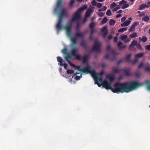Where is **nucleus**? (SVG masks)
<instances>
[{"label": "nucleus", "instance_id": "1", "mask_svg": "<svg viewBox=\"0 0 150 150\" xmlns=\"http://www.w3.org/2000/svg\"><path fill=\"white\" fill-rule=\"evenodd\" d=\"M62 1L63 0H58L56 6L54 10V12L59 15L58 21L56 25L55 28L57 33L62 30L64 29L66 30L67 36L70 37L72 35V24L74 22L77 21L80 19L81 17L80 12L86 9L87 6L86 5H84L79 8L74 14L73 17L69 23L64 26L62 24V17L67 15V10L66 8L62 5Z\"/></svg>", "mask_w": 150, "mask_h": 150}, {"label": "nucleus", "instance_id": "2", "mask_svg": "<svg viewBox=\"0 0 150 150\" xmlns=\"http://www.w3.org/2000/svg\"><path fill=\"white\" fill-rule=\"evenodd\" d=\"M103 88L107 90H111L114 93L124 92L128 93L139 86L140 84L136 81H130L122 83H116L114 85V88L112 87L111 83H109L106 80L102 83Z\"/></svg>", "mask_w": 150, "mask_h": 150}, {"label": "nucleus", "instance_id": "3", "mask_svg": "<svg viewBox=\"0 0 150 150\" xmlns=\"http://www.w3.org/2000/svg\"><path fill=\"white\" fill-rule=\"evenodd\" d=\"M82 72L86 74L90 73L92 77H94L96 74V72L89 65L85 66L82 68Z\"/></svg>", "mask_w": 150, "mask_h": 150}, {"label": "nucleus", "instance_id": "4", "mask_svg": "<svg viewBox=\"0 0 150 150\" xmlns=\"http://www.w3.org/2000/svg\"><path fill=\"white\" fill-rule=\"evenodd\" d=\"M77 51V49L75 47H72L71 52L72 55L75 58L79 61H81L82 59V57L79 54H76V52Z\"/></svg>", "mask_w": 150, "mask_h": 150}, {"label": "nucleus", "instance_id": "5", "mask_svg": "<svg viewBox=\"0 0 150 150\" xmlns=\"http://www.w3.org/2000/svg\"><path fill=\"white\" fill-rule=\"evenodd\" d=\"M111 54H106L105 56V58L110 60L114 61L116 58V53L115 51L113 50L111 51Z\"/></svg>", "mask_w": 150, "mask_h": 150}, {"label": "nucleus", "instance_id": "6", "mask_svg": "<svg viewBox=\"0 0 150 150\" xmlns=\"http://www.w3.org/2000/svg\"><path fill=\"white\" fill-rule=\"evenodd\" d=\"M101 44L99 42L96 41L92 49L93 51H96L97 52H100L101 51L100 47Z\"/></svg>", "mask_w": 150, "mask_h": 150}, {"label": "nucleus", "instance_id": "7", "mask_svg": "<svg viewBox=\"0 0 150 150\" xmlns=\"http://www.w3.org/2000/svg\"><path fill=\"white\" fill-rule=\"evenodd\" d=\"M104 74V72L103 71H101L100 72L96 73V74L94 77H93L94 80L95 82V81H97L98 82V81L101 82L102 81V77L99 78V76H102Z\"/></svg>", "mask_w": 150, "mask_h": 150}, {"label": "nucleus", "instance_id": "8", "mask_svg": "<svg viewBox=\"0 0 150 150\" xmlns=\"http://www.w3.org/2000/svg\"><path fill=\"white\" fill-rule=\"evenodd\" d=\"M137 44V42L134 40H133L131 44L129 45V51H132V50L135 51L136 50V49L135 48H134L133 47V46H134V45H136Z\"/></svg>", "mask_w": 150, "mask_h": 150}, {"label": "nucleus", "instance_id": "9", "mask_svg": "<svg viewBox=\"0 0 150 150\" xmlns=\"http://www.w3.org/2000/svg\"><path fill=\"white\" fill-rule=\"evenodd\" d=\"M139 24V23L138 22H135L133 23L132 26L129 29V30L130 32L134 31L135 29V27Z\"/></svg>", "mask_w": 150, "mask_h": 150}, {"label": "nucleus", "instance_id": "10", "mask_svg": "<svg viewBox=\"0 0 150 150\" xmlns=\"http://www.w3.org/2000/svg\"><path fill=\"white\" fill-rule=\"evenodd\" d=\"M94 7H90L86 11V14L85 17L86 18L88 17L91 15V14L93 12Z\"/></svg>", "mask_w": 150, "mask_h": 150}, {"label": "nucleus", "instance_id": "11", "mask_svg": "<svg viewBox=\"0 0 150 150\" xmlns=\"http://www.w3.org/2000/svg\"><path fill=\"white\" fill-rule=\"evenodd\" d=\"M87 30H86L83 32H78L76 33L75 36L76 37H83L87 33Z\"/></svg>", "mask_w": 150, "mask_h": 150}, {"label": "nucleus", "instance_id": "12", "mask_svg": "<svg viewBox=\"0 0 150 150\" xmlns=\"http://www.w3.org/2000/svg\"><path fill=\"white\" fill-rule=\"evenodd\" d=\"M66 56L65 57V60L68 62L69 64L71 65V64H72V63L70 61L69 59H71V55L69 53H67L66 54Z\"/></svg>", "mask_w": 150, "mask_h": 150}, {"label": "nucleus", "instance_id": "13", "mask_svg": "<svg viewBox=\"0 0 150 150\" xmlns=\"http://www.w3.org/2000/svg\"><path fill=\"white\" fill-rule=\"evenodd\" d=\"M108 32L107 27L106 26H104L101 29V33L104 36L105 35L107 34Z\"/></svg>", "mask_w": 150, "mask_h": 150}, {"label": "nucleus", "instance_id": "14", "mask_svg": "<svg viewBox=\"0 0 150 150\" xmlns=\"http://www.w3.org/2000/svg\"><path fill=\"white\" fill-rule=\"evenodd\" d=\"M80 45L82 46L83 48L85 50H87L88 46L87 45L86 43V42L85 40H82L81 43Z\"/></svg>", "mask_w": 150, "mask_h": 150}, {"label": "nucleus", "instance_id": "15", "mask_svg": "<svg viewBox=\"0 0 150 150\" xmlns=\"http://www.w3.org/2000/svg\"><path fill=\"white\" fill-rule=\"evenodd\" d=\"M149 5L147 4H142L139 6V8L138 9L139 10H142L145 8H149Z\"/></svg>", "mask_w": 150, "mask_h": 150}, {"label": "nucleus", "instance_id": "16", "mask_svg": "<svg viewBox=\"0 0 150 150\" xmlns=\"http://www.w3.org/2000/svg\"><path fill=\"white\" fill-rule=\"evenodd\" d=\"M131 21H130L127 20L124 22L123 23L121 24V26L122 27L127 26L129 25Z\"/></svg>", "mask_w": 150, "mask_h": 150}, {"label": "nucleus", "instance_id": "17", "mask_svg": "<svg viewBox=\"0 0 150 150\" xmlns=\"http://www.w3.org/2000/svg\"><path fill=\"white\" fill-rule=\"evenodd\" d=\"M122 43L121 42H119L117 44V46L120 50H122L126 47V45H122Z\"/></svg>", "mask_w": 150, "mask_h": 150}, {"label": "nucleus", "instance_id": "18", "mask_svg": "<svg viewBox=\"0 0 150 150\" xmlns=\"http://www.w3.org/2000/svg\"><path fill=\"white\" fill-rule=\"evenodd\" d=\"M71 64V65H70L72 67L74 68H76V69L79 71L82 72V68H81V66H77L73 63L72 64Z\"/></svg>", "mask_w": 150, "mask_h": 150}, {"label": "nucleus", "instance_id": "19", "mask_svg": "<svg viewBox=\"0 0 150 150\" xmlns=\"http://www.w3.org/2000/svg\"><path fill=\"white\" fill-rule=\"evenodd\" d=\"M122 70H123L122 71L124 72L126 76H129L130 75V72L129 70L124 69H122Z\"/></svg>", "mask_w": 150, "mask_h": 150}, {"label": "nucleus", "instance_id": "20", "mask_svg": "<svg viewBox=\"0 0 150 150\" xmlns=\"http://www.w3.org/2000/svg\"><path fill=\"white\" fill-rule=\"evenodd\" d=\"M132 56V54L131 53L127 55L125 58V60L128 62H130V57Z\"/></svg>", "mask_w": 150, "mask_h": 150}, {"label": "nucleus", "instance_id": "21", "mask_svg": "<svg viewBox=\"0 0 150 150\" xmlns=\"http://www.w3.org/2000/svg\"><path fill=\"white\" fill-rule=\"evenodd\" d=\"M107 78L109 79L111 82L113 81L115 79V78L113 76L108 75L107 76Z\"/></svg>", "mask_w": 150, "mask_h": 150}, {"label": "nucleus", "instance_id": "22", "mask_svg": "<svg viewBox=\"0 0 150 150\" xmlns=\"http://www.w3.org/2000/svg\"><path fill=\"white\" fill-rule=\"evenodd\" d=\"M144 54L143 53H138L135 56V58H141L143 57Z\"/></svg>", "mask_w": 150, "mask_h": 150}, {"label": "nucleus", "instance_id": "23", "mask_svg": "<svg viewBox=\"0 0 150 150\" xmlns=\"http://www.w3.org/2000/svg\"><path fill=\"white\" fill-rule=\"evenodd\" d=\"M89 56L88 55L84 56L83 58V63H86L88 60Z\"/></svg>", "mask_w": 150, "mask_h": 150}, {"label": "nucleus", "instance_id": "24", "mask_svg": "<svg viewBox=\"0 0 150 150\" xmlns=\"http://www.w3.org/2000/svg\"><path fill=\"white\" fill-rule=\"evenodd\" d=\"M146 66L145 67L144 69L148 71H150V65L149 63H147Z\"/></svg>", "mask_w": 150, "mask_h": 150}, {"label": "nucleus", "instance_id": "25", "mask_svg": "<svg viewBox=\"0 0 150 150\" xmlns=\"http://www.w3.org/2000/svg\"><path fill=\"white\" fill-rule=\"evenodd\" d=\"M122 71V69H119L117 68H114L113 69V71L115 73H118Z\"/></svg>", "mask_w": 150, "mask_h": 150}, {"label": "nucleus", "instance_id": "26", "mask_svg": "<svg viewBox=\"0 0 150 150\" xmlns=\"http://www.w3.org/2000/svg\"><path fill=\"white\" fill-rule=\"evenodd\" d=\"M135 76L137 78H139L142 75V74L139 71H136L135 73Z\"/></svg>", "mask_w": 150, "mask_h": 150}, {"label": "nucleus", "instance_id": "27", "mask_svg": "<svg viewBox=\"0 0 150 150\" xmlns=\"http://www.w3.org/2000/svg\"><path fill=\"white\" fill-rule=\"evenodd\" d=\"M144 16V17L142 18V20L144 21L145 22H147L149 20V17L148 16Z\"/></svg>", "mask_w": 150, "mask_h": 150}, {"label": "nucleus", "instance_id": "28", "mask_svg": "<svg viewBox=\"0 0 150 150\" xmlns=\"http://www.w3.org/2000/svg\"><path fill=\"white\" fill-rule=\"evenodd\" d=\"M72 44L73 45H75L76 42V39L77 38H70Z\"/></svg>", "mask_w": 150, "mask_h": 150}, {"label": "nucleus", "instance_id": "29", "mask_svg": "<svg viewBox=\"0 0 150 150\" xmlns=\"http://www.w3.org/2000/svg\"><path fill=\"white\" fill-rule=\"evenodd\" d=\"M122 40L125 43H126L129 41L130 40V38H121Z\"/></svg>", "mask_w": 150, "mask_h": 150}, {"label": "nucleus", "instance_id": "30", "mask_svg": "<svg viewBox=\"0 0 150 150\" xmlns=\"http://www.w3.org/2000/svg\"><path fill=\"white\" fill-rule=\"evenodd\" d=\"M139 36L138 34L136 33H134L132 34L130 36V38H135L136 37H138Z\"/></svg>", "mask_w": 150, "mask_h": 150}, {"label": "nucleus", "instance_id": "31", "mask_svg": "<svg viewBox=\"0 0 150 150\" xmlns=\"http://www.w3.org/2000/svg\"><path fill=\"white\" fill-rule=\"evenodd\" d=\"M108 21V19H107V18L106 17H105L102 20L100 24L101 25H102L105 23L107 21Z\"/></svg>", "mask_w": 150, "mask_h": 150}, {"label": "nucleus", "instance_id": "32", "mask_svg": "<svg viewBox=\"0 0 150 150\" xmlns=\"http://www.w3.org/2000/svg\"><path fill=\"white\" fill-rule=\"evenodd\" d=\"M74 71L72 70L68 69L67 70V73L68 74H73L74 73Z\"/></svg>", "mask_w": 150, "mask_h": 150}, {"label": "nucleus", "instance_id": "33", "mask_svg": "<svg viewBox=\"0 0 150 150\" xmlns=\"http://www.w3.org/2000/svg\"><path fill=\"white\" fill-rule=\"evenodd\" d=\"M115 20L111 19L109 23L110 25H113L115 24Z\"/></svg>", "mask_w": 150, "mask_h": 150}, {"label": "nucleus", "instance_id": "34", "mask_svg": "<svg viewBox=\"0 0 150 150\" xmlns=\"http://www.w3.org/2000/svg\"><path fill=\"white\" fill-rule=\"evenodd\" d=\"M96 25V24L95 23L93 22H92L90 23L89 27L91 28H93Z\"/></svg>", "mask_w": 150, "mask_h": 150}, {"label": "nucleus", "instance_id": "35", "mask_svg": "<svg viewBox=\"0 0 150 150\" xmlns=\"http://www.w3.org/2000/svg\"><path fill=\"white\" fill-rule=\"evenodd\" d=\"M117 6V4L115 3V2H113V3L111 4L110 7L111 8H113L114 7H115Z\"/></svg>", "mask_w": 150, "mask_h": 150}, {"label": "nucleus", "instance_id": "36", "mask_svg": "<svg viewBox=\"0 0 150 150\" xmlns=\"http://www.w3.org/2000/svg\"><path fill=\"white\" fill-rule=\"evenodd\" d=\"M62 53L64 54H66L68 53L67 50L66 48H64L62 50Z\"/></svg>", "mask_w": 150, "mask_h": 150}, {"label": "nucleus", "instance_id": "37", "mask_svg": "<svg viewBox=\"0 0 150 150\" xmlns=\"http://www.w3.org/2000/svg\"><path fill=\"white\" fill-rule=\"evenodd\" d=\"M136 46L138 50H142V47L141 45L139 44H137Z\"/></svg>", "mask_w": 150, "mask_h": 150}, {"label": "nucleus", "instance_id": "38", "mask_svg": "<svg viewBox=\"0 0 150 150\" xmlns=\"http://www.w3.org/2000/svg\"><path fill=\"white\" fill-rule=\"evenodd\" d=\"M127 30V28H122L118 30V32H123Z\"/></svg>", "mask_w": 150, "mask_h": 150}, {"label": "nucleus", "instance_id": "39", "mask_svg": "<svg viewBox=\"0 0 150 150\" xmlns=\"http://www.w3.org/2000/svg\"><path fill=\"white\" fill-rule=\"evenodd\" d=\"M129 6V4H125V3L122 6V9H124L125 8H127Z\"/></svg>", "mask_w": 150, "mask_h": 150}, {"label": "nucleus", "instance_id": "40", "mask_svg": "<svg viewBox=\"0 0 150 150\" xmlns=\"http://www.w3.org/2000/svg\"><path fill=\"white\" fill-rule=\"evenodd\" d=\"M57 59L58 62H63V59L62 58H61V57H57Z\"/></svg>", "mask_w": 150, "mask_h": 150}, {"label": "nucleus", "instance_id": "41", "mask_svg": "<svg viewBox=\"0 0 150 150\" xmlns=\"http://www.w3.org/2000/svg\"><path fill=\"white\" fill-rule=\"evenodd\" d=\"M97 14L100 17L103 16L104 15V13L99 11L97 12Z\"/></svg>", "mask_w": 150, "mask_h": 150}, {"label": "nucleus", "instance_id": "42", "mask_svg": "<svg viewBox=\"0 0 150 150\" xmlns=\"http://www.w3.org/2000/svg\"><path fill=\"white\" fill-rule=\"evenodd\" d=\"M106 14L107 15L109 16H111L112 15L111 12L110 10H108L107 11Z\"/></svg>", "mask_w": 150, "mask_h": 150}, {"label": "nucleus", "instance_id": "43", "mask_svg": "<svg viewBox=\"0 0 150 150\" xmlns=\"http://www.w3.org/2000/svg\"><path fill=\"white\" fill-rule=\"evenodd\" d=\"M140 40L142 41L143 42H145L147 40V38H139Z\"/></svg>", "mask_w": 150, "mask_h": 150}, {"label": "nucleus", "instance_id": "44", "mask_svg": "<svg viewBox=\"0 0 150 150\" xmlns=\"http://www.w3.org/2000/svg\"><path fill=\"white\" fill-rule=\"evenodd\" d=\"M146 83L148 84L147 88L150 90V84H149L150 81H147ZM149 107H150V106H149Z\"/></svg>", "mask_w": 150, "mask_h": 150}, {"label": "nucleus", "instance_id": "45", "mask_svg": "<svg viewBox=\"0 0 150 150\" xmlns=\"http://www.w3.org/2000/svg\"><path fill=\"white\" fill-rule=\"evenodd\" d=\"M91 4L94 6H96L97 2L95 0H93L91 2Z\"/></svg>", "mask_w": 150, "mask_h": 150}, {"label": "nucleus", "instance_id": "46", "mask_svg": "<svg viewBox=\"0 0 150 150\" xmlns=\"http://www.w3.org/2000/svg\"><path fill=\"white\" fill-rule=\"evenodd\" d=\"M125 3H126V1H124V0H122L120 2L119 4L121 6L122 5H124Z\"/></svg>", "mask_w": 150, "mask_h": 150}, {"label": "nucleus", "instance_id": "47", "mask_svg": "<svg viewBox=\"0 0 150 150\" xmlns=\"http://www.w3.org/2000/svg\"><path fill=\"white\" fill-rule=\"evenodd\" d=\"M95 84H97L99 87H100L101 86H102V83L100 84V83H99L97 81H95Z\"/></svg>", "mask_w": 150, "mask_h": 150}, {"label": "nucleus", "instance_id": "48", "mask_svg": "<svg viewBox=\"0 0 150 150\" xmlns=\"http://www.w3.org/2000/svg\"><path fill=\"white\" fill-rule=\"evenodd\" d=\"M96 6L98 8H100L102 7V4L101 3H97Z\"/></svg>", "mask_w": 150, "mask_h": 150}, {"label": "nucleus", "instance_id": "49", "mask_svg": "<svg viewBox=\"0 0 150 150\" xmlns=\"http://www.w3.org/2000/svg\"><path fill=\"white\" fill-rule=\"evenodd\" d=\"M74 2V0H71L70 2L69 5L70 6H71Z\"/></svg>", "mask_w": 150, "mask_h": 150}, {"label": "nucleus", "instance_id": "50", "mask_svg": "<svg viewBox=\"0 0 150 150\" xmlns=\"http://www.w3.org/2000/svg\"><path fill=\"white\" fill-rule=\"evenodd\" d=\"M139 17H142L143 16H145V14L144 12H141L139 14Z\"/></svg>", "mask_w": 150, "mask_h": 150}, {"label": "nucleus", "instance_id": "51", "mask_svg": "<svg viewBox=\"0 0 150 150\" xmlns=\"http://www.w3.org/2000/svg\"><path fill=\"white\" fill-rule=\"evenodd\" d=\"M138 61V60L137 58H135V59L132 62L133 64H134Z\"/></svg>", "mask_w": 150, "mask_h": 150}, {"label": "nucleus", "instance_id": "52", "mask_svg": "<svg viewBox=\"0 0 150 150\" xmlns=\"http://www.w3.org/2000/svg\"><path fill=\"white\" fill-rule=\"evenodd\" d=\"M68 65L67 64L64 63L63 64V66L64 69L67 70L68 69H67V66Z\"/></svg>", "mask_w": 150, "mask_h": 150}, {"label": "nucleus", "instance_id": "53", "mask_svg": "<svg viewBox=\"0 0 150 150\" xmlns=\"http://www.w3.org/2000/svg\"><path fill=\"white\" fill-rule=\"evenodd\" d=\"M146 49L148 50H150V45H148L146 47Z\"/></svg>", "mask_w": 150, "mask_h": 150}, {"label": "nucleus", "instance_id": "54", "mask_svg": "<svg viewBox=\"0 0 150 150\" xmlns=\"http://www.w3.org/2000/svg\"><path fill=\"white\" fill-rule=\"evenodd\" d=\"M87 18H85L83 20V21L82 22V24H84L86 21H87V19H86Z\"/></svg>", "mask_w": 150, "mask_h": 150}, {"label": "nucleus", "instance_id": "55", "mask_svg": "<svg viewBox=\"0 0 150 150\" xmlns=\"http://www.w3.org/2000/svg\"><path fill=\"white\" fill-rule=\"evenodd\" d=\"M143 67V64L142 63H141L139 65L138 67V68H140L141 67Z\"/></svg>", "mask_w": 150, "mask_h": 150}, {"label": "nucleus", "instance_id": "56", "mask_svg": "<svg viewBox=\"0 0 150 150\" xmlns=\"http://www.w3.org/2000/svg\"><path fill=\"white\" fill-rule=\"evenodd\" d=\"M80 79V76L76 75L75 77V79L76 80H79Z\"/></svg>", "mask_w": 150, "mask_h": 150}, {"label": "nucleus", "instance_id": "57", "mask_svg": "<svg viewBox=\"0 0 150 150\" xmlns=\"http://www.w3.org/2000/svg\"><path fill=\"white\" fill-rule=\"evenodd\" d=\"M111 47L110 45H108L107 47V50L109 51Z\"/></svg>", "mask_w": 150, "mask_h": 150}, {"label": "nucleus", "instance_id": "58", "mask_svg": "<svg viewBox=\"0 0 150 150\" xmlns=\"http://www.w3.org/2000/svg\"><path fill=\"white\" fill-rule=\"evenodd\" d=\"M123 62V61L122 60H120L117 62V65L120 64L121 63H122Z\"/></svg>", "mask_w": 150, "mask_h": 150}, {"label": "nucleus", "instance_id": "59", "mask_svg": "<svg viewBox=\"0 0 150 150\" xmlns=\"http://www.w3.org/2000/svg\"><path fill=\"white\" fill-rule=\"evenodd\" d=\"M126 18L125 17H123L121 19V21L122 22H124L126 20Z\"/></svg>", "mask_w": 150, "mask_h": 150}, {"label": "nucleus", "instance_id": "60", "mask_svg": "<svg viewBox=\"0 0 150 150\" xmlns=\"http://www.w3.org/2000/svg\"><path fill=\"white\" fill-rule=\"evenodd\" d=\"M59 63L58 64L61 66H63L64 64H63V62H59Z\"/></svg>", "mask_w": 150, "mask_h": 150}, {"label": "nucleus", "instance_id": "61", "mask_svg": "<svg viewBox=\"0 0 150 150\" xmlns=\"http://www.w3.org/2000/svg\"><path fill=\"white\" fill-rule=\"evenodd\" d=\"M122 16V15H121L120 14H118L116 16V17L117 18L120 17H121Z\"/></svg>", "mask_w": 150, "mask_h": 150}, {"label": "nucleus", "instance_id": "62", "mask_svg": "<svg viewBox=\"0 0 150 150\" xmlns=\"http://www.w3.org/2000/svg\"><path fill=\"white\" fill-rule=\"evenodd\" d=\"M118 38H114V42H116L117 41Z\"/></svg>", "mask_w": 150, "mask_h": 150}, {"label": "nucleus", "instance_id": "63", "mask_svg": "<svg viewBox=\"0 0 150 150\" xmlns=\"http://www.w3.org/2000/svg\"><path fill=\"white\" fill-rule=\"evenodd\" d=\"M120 5H118L116 7V8H117V10L119 9H120Z\"/></svg>", "mask_w": 150, "mask_h": 150}, {"label": "nucleus", "instance_id": "64", "mask_svg": "<svg viewBox=\"0 0 150 150\" xmlns=\"http://www.w3.org/2000/svg\"><path fill=\"white\" fill-rule=\"evenodd\" d=\"M120 5H118L116 7V8H117V10L119 9H120Z\"/></svg>", "mask_w": 150, "mask_h": 150}]
</instances>
